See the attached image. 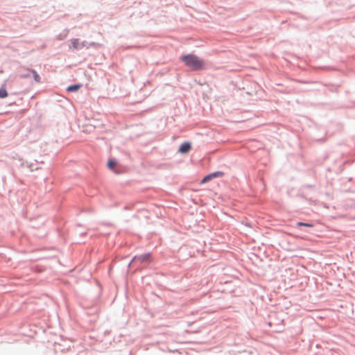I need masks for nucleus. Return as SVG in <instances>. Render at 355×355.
<instances>
[{"label":"nucleus","mask_w":355,"mask_h":355,"mask_svg":"<svg viewBox=\"0 0 355 355\" xmlns=\"http://www.w3.org/2000/svg\"><path fill=\"white\" fill-rule=\"evenodd\" d=\"M181 60L184 62L185 65L193 71L202 70L205 69V61L193 54L184 55Z\"/></svg>","instance_id":"nucleus-1"},{"label":"nucleus","mask_w":355,"mask_h":355,"mask_svg":"<svg viewBox=\"0 0 355 355\" xmlns=\"http://www.w3.org/2000/svg\"><path fill=\"white\" fill-rule=\"evenodd\" d=\"M139 261L141 263H150L151 261V257L150 254H145L139 257H135L132 262Z\"/></svg>","instance_id":"nucleus-2"},{"label":"nucleus","mask_w":355,"mask_h":355,"mask_svg":"<svg viewBox=\"0 0 355 355\" xmlns=\"http://www.w3.org/2000/svg\"><path fill=\"white\" fill-rule=\"evenodd\" d=\"M71 43L73 45V48L75 49H81L82 48H83L86 46L85 42H81L78 39L72 40Z\"/></svg>","instance_id":"nucleus-3"},{"label":"nucleus","mask_w":355,"mask_h":355,"mask_svg":"<svg viewBox=\"0 0 355 355\" xmlns=\"http://www.w3.org/2000/svg\"><path fill=\"white\" fill-rule=\"evenodd\" d=\"M191 149V144L188 142H184L179 148V152L185 154L187 153Z\"/></svg>","instance_id":"nucleus-4"},{"label":"nucleus","mask_w":355,"mask_h":355,"mask_svg":"<svg viewBox=\"0 0 355 355\" xmlns=\"http://www.w3.org/2000/svg\"><path fill=\"white\" fill-rule=\"evenodd\" d=\"M8 95V92L6 91V85H3L0 88V98H4L7 97Z\"/></svg>","instance_id":"nucleus-5"},{"label":"nucleus","mask_w":355,"mask_h":355,"mask_svg":"<svg viewBox=\"0 0 355 355\" xmlns=\"http://www.w3.org/2000/svg\"><path fill=\"white\" fill-rule=\"evenodd\" d=\"M80 88V85H70L67 87V91L68 92H76V91L78 90Z\"/></svg>","instance_id":"nucleus-6"},{"label":"nucleus","mask_w":355,"mask_h":355,"mask_svg":"<svg viewBox=\"0 0 355 355\" xmlns=\"http://www.w3.org/2000/svg\"><path fill=\"white\" fill-rule=\"evenodd\" d=\"M31 72L33 75V78H34V80H35V82L40 83L41 80V78H40V76L37 74V73L35 70H31Z\"/></svg>","instance_id":"nucleus-7"},{"label":"nucleus","mask_w":355,"mask_h":355,"mask_svg":"<svg viewBox=\"0 0 355 355\" xmlns=\"http://www.w3.org/2000/svg\"><path fill=\"white\" fill-rule=\"evenodd\" d=\"M115 165H116V162L113 159H110L107 162V166L110 168H113Z\"/></svg>","instance_id":"nucleus-8"},{"label":"nucleus","mask_w":355,"mask_h":355,"mask_svg":"<svg viewBox=\"0 0 355 355\" xmlns=\"http://www.w3.org/2000/svg\"><path fill=\"white\" fill-rule=\"evenodd\" d=\"M211 179H212V176H211V174H209V175H208L205 176V177L202 179V183L206 182H207V181L210 180Z\"/></svg>","instance_id":"nucleus-9"},{"label":"nucleus","mask_w":355,"mask_h":355,"mask_svg":"<svg viewBox=\"0 0 355 355\" xmlns=\"http://www.w3.org/2000/svg\"><path fill=\"white\" fill-rule=\"evenodd\" d=\"M297 226H304V227H312L313 226L311 224L302 223V222L297 223Z\"/></svg>","instance_id":"nucleus-10"},{"label":"nucleus","mask_w":355,"mask_h":355,"mask_svg":"<svg viewBox=\"0 0 355 355\" xmlns=\"http://www.w3.org/2000/svg\"><path fill=\"white\" fill-rule=\"evenodd\" d=\"M211 175L212 178H216V177L223 175V173L218 171V172H216V173H211Z\"/></svg>","instance_id":"nucleus-11"}]
</instances>
